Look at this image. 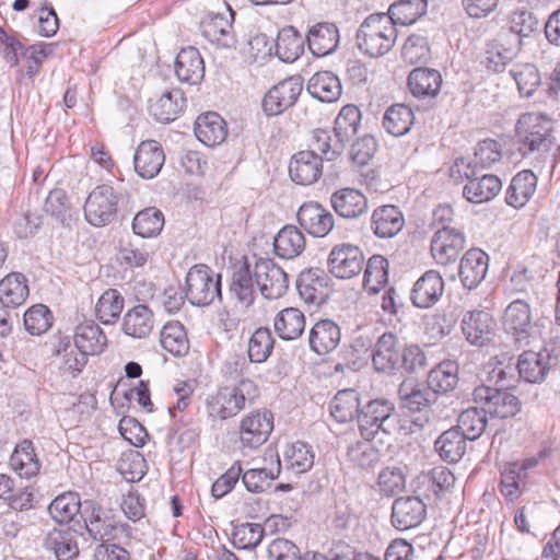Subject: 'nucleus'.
Segmentation results:
<instances>
[{
    "mask_svg": "<svg viewBox=\"0 0 560 560\" xmlns=\"http://www.w3.org/2000/svg\"><path fill=\"white\" fill-rule=\"evenodd\" d=\"M276 334L282 340H295L302 336L305 328V316L296 307L280 311L273 320Z\"/></svg>",
    "mask_w": 560,
    "mask_h": 560,
    "instance_id": "c9c22d12",
    "label": "nucleus"
},
{
    "mask_svg": "<svg viewBox=\"0 0 560 560\" xmlns=\"http://www.w3.org/2000/svg\"><path fill=\"white\" fill-rule=\"evenodd\" d=\"M299 224L315 237L326 236L334 228V215L315 201L303 203L296 213Z\"/></svg>",
    "mask_w": 560,
    "mask_h": 560,
    "instance_id": "4468645a",
    "label": "nucleus"
},
{
    "mask_svg": "<svg viewBox=\"0 0 560 560\" xmlns=\"http://www.w3.org/2000/svg\"><path fill=\"white\" fill-rule=\"evenodd\" d=\"M277 256L291 259L299 256L305 248V236L294 225L283 226L273 241Z\"/></svg>",
    "mask_w": 560,
    "mask_h": 560,
    "instance_id": "4c0bfd02",
    "label": "nucleus"
},
{
    "mask_svg": "<svg viewBox=\"0 0 560 560\" xmlns=\"http://www.w3.org/2000/svg\"><path fill=\"white\" fill-rule=\"evenodd\" d=\"M398 397L401 407L411 412H420L438 399L427 384L416 383L412 380H406L399 385Z\"/></svg>",
    "mask_w": 560,
    "mask_h": 560,
    "instance_id": "aec40b11",
    "label": "nucleus"
},
{
    "mask_svg": "<svg viewBox=\"0 0 560 560\" xmlns=\"http://www.w3.org/2000/svg\"><path fill=\"white\" fill-rule=\"evenodd\" d=\"M398 340L392 332L383 334L376 341L372 363L377 372H390L399 364Z\"/></svg>",
    "mask_w": 560,
    "mask_h": 560,
    "instance_id": "a878e982",
    "label": "nucleus"
},
{
    "mask_svg": "<svg viewBox=\"0 0 560 560\" xmlns=\"http://www.w3.org/2000/svg\"><path fill=\"white\" fill-rule=\"evenodd\" d=\"M74 345L88 355L102 353L107 346V337L103 329L93 320L77 326Z\"/></svg>",
    "mask_w": 560,
    "mask_h": 560,
    "instance_id": "cd10ccee",
    "label": "nucleus"
},
{
    "mask_svg": "<svg viewBox=\"0 0 560 560\" xmlns=\"http://www.w3.org/2000/svg\"><path fill=\"white\" fill-rule=\"evenodd\" d=\"M304 51V38L294 27L290 26L278 33L276 55L284 62L295 61Z\"/></svg>",
    "mask_w": 560,
    "mask_h": 560,
    "instance_id": "37998d69",
    "label": "nucleus"
},
{
    "mask_svg": "<svg viewBox=\"0 0 560 560\" xmlns=\"http://www.w3.org/2000/svg\"><path fill=\"white\" fill-rule=\"evenodd\" d=\"M442 85V75L435 69L416 68L408 75V88L418 98L434 97Z\"/></svg>",
    "mask_w": 560,
    "mask_h": 560,
    "instance_id": "bb28decb",
    "label": "nucleus"
},
{
    "mask_svg": "<svg viewBox=\"0 0 560 560\" xmlns=\"http://www.w3.org/2000/svg\"><path fill=\"white\" fill-rule=\"evenodd\" d=\"M128 198V194L110 185L96 186L88 196L84 205L86 221L94 226L110 224L117 217L120 203Z\"/></svg>",
    "mask_w": 560,
    "mask_h": 560,
    "instance_id": "20e7f679",
    "label": "nucleus"
},
{
    "mask_svg": "<svg viewBox=\"0 0 560 560\" xmlns=\"http://www.w3.org/2000/svg\"><path fill=\"white\" fill-rule=\"evenodd\" d=\"M124 308V298L116 289L105 291L97 301L95 311L103 324H113Z\"/></svg>",
    "mask_w": 560,
    "mask_h": 560,
    "instance_id": "13d9d810",
    "label": "nucleus"
},
{
    "mask_svg": "<svg viewBox=\"0 0 560 560\" xmlns=\"http://www.w3.org/2000/svg\"><path fill=\"white\" fill-rule=\"evenodd\" d=\"M311 145L312 151L319 152L327 161H332L343 153L346 142L334 130L316 129L313 131Z\"/></svg>",
    "mask_w": 560,
    "mask_h": 560,
    "instance_id": "49530a36",
    "label": "nucleus"
},
{
    "mask_svg": "<svg viewBox=\"0 0 560 560\" xmlns=\"http://www.w3.org/2000/svg\"><path fill=\"white\" fill-rule=\"evenodd\" d=\"M358 428L361 436L366 441H372L380 432L390 436L409 433L401 424V418L396 411L395 404L384 397L370 399L362 404Z\"/></svg>",
    "mask_w": 560,
    "mask_h": 560,
    "instance_id": "f257e3e1",
    "label": "nucleus"
},
{
    "mask_svg": "<svg viewBox=\"0 0 560 560\" xmlns=\"http://www.w3.org/2000/svg\"><path fill=\"white\" fill-rule=\"evenodd\" d=\"M464 248V233L450 226H441L431 240L432 257L441 265L455 261Z\"/></svg>",
    "mask_w": 560,
    "mask_h": 560,
    "instance_id": "9b49d317",
    "label": "nucleus"
},
{
    "mask_svg": "<svg viewBox=\"0 0 560 560\" xmlns=\"http://www.w3.org/2000/svg\"><path fill=\"white\" fill-rule=\"evenodd\" d=\"M154 327L152 311L143 304H138L129 310L122 318V331L132 338H145Z\"/></svg>",
    "mask_w": 560,
    "mask_h": 560,
    "instance_id": "7c9ffc66",
    "label": "nucleus"
},
{
    "mask_svg": "<svg viewBox=\"0 0 560 560\" xmlns=\"http://www.w3.org/2000/svg\"><path fill=\"white\" fill-rule=\"evenodd\" d=\"M502 188L500 178L483 174L470 178L463 188V196L472 203H482L494 198Z\"/></svg>",
    "mask_w": 560,
    "mask_h": 560,
    "instance_id": "c756f323",
    "label": "nucleus"
},
{
    "mask_svg": "<svg viewBox=\"0 0 560 560\" xmlns=\"http://www.w3.org/2000/svg\"><path fill=\"white\" fill-rule=\"evenodd\" d=\"M488 255L478 248L466 252L458 267L460 280H485L488 271Z\"/></svg>",
    "mask_w": 560,
    "mask_h": 560,
    "instance_id": "a18cd8bd",
    "label": "nucleus"
},
{
    "mask_svg": "<svg viewBox=\"0 0 560 560\" xmlns=\"http://www.w3.org/2000/svg\"><path fill=\"white\" fill-rule=\"evenodd\" d=\"M340 35L335 23L318 22L312 25L306 34L308 49L314 56H327L336 51Z\"/></svg>",
    "mask_w": 560,
    "mask_h": 560,
    "instance_id": "f3484780",
    "label": "nucleus"
},
{
    "mask_svg": "<svg viewBox=\"0 0 560 560\" xmlns=\"http://www.w3.org/2000/svg\"><path fill=\"white\" fill-rule=\"evenodd\" d=\"M302 91L303 80L300 75L287 78L265 94L262 110L267 116H278L294 106Z\"/></svg>",
    "mask_w": 560,
    "mask_h": 560,
    "instance_id": "423d86ee",
    "label": "nucleus"
},
{
    "mask_svg": "<svg viewBox=\"0 0 560 560\" xmlns=\"http://www.w3.org/2000/svg\"><path fill=\"white\" fill-rule=\"evenodd\" d=\"M296 289L304 303L315 307L326 303L334 291L330 282H296Z\"/></svg>",
    "mask_w": 560,
    "mask_h": 560,
    "instance_id": "052dcab7",
    "label": "nucleus"
},
{
    "mask_svg": "<svg viewBox=\"0 0 560 560\" xmlns=\"http://www.w3.org/2000/svg\"><path fill=\"white\" fill-rule=\"evenodd\" d=\"M258 396L256 384L243 378L236 385L220 387L217 393L208 396L206 400L209 417L226 420L235 417Z\"/></svg>",
    "mask_w": 560,
    "mask_h": 560,
    "instance_id": "7ed1b4c3",
    "label": "nucleus"
},
{
    "mask_svg": "<svg viewBox=\"0 0 560 560\" xmlns=\"http://www.w3.org/2000/svg\"><path fill=\"white\" fill-rule=\"evenodd\" d=\"M69 209V200L63 189L55 188L49 191L44 202L46 214L57 220L61 225H66Z\"/></svg>",
    "mask_w": 560,
    "mask_h": 560,
    "instance_id": "774afa93",
    "label": "nucleus"
},
{
    "mask_svg": "<svg viewBox=\"0 0 560 560\" xmlns=\"http://www.w3.org/2000/svg\"><path fill=\"white\" fill-rule=\"evenodd\" d=\"M162 348L174 357H184L190 345L184 325L177 320L166 323L160 332Z\"/></svg>",
    "mask_w": 560,
    "mask_h": 560,
    "instance_id": "ea45409f",
    "label": "nucleus"
},
{
    "mask_svg": "<svg viewBox=\"0 0 560 560\" xmlns=\"http://www.w3.org/2000/svg\"><path fill=\"white\" fill-rule=\"evenodd\" d=\"M360 394L353 388L339 390L329 404L330 415L338 422H348L357 419L361 412Z\"/></svg>",
    "mask_w": 560,
    "mask_h": 560,
    "instance_id": "2f4dec72",
    "label": "nucleus"
},
{
    "mask_svg": "<svg viewBox=\"0 0 560 560\" xmlns=\"http://www.w3.org/2000/svg\"><path fill=\"white\" fill-rule=\"evenodd\" d=\"M405 225L401 210L394 205H384L376 208L371 218V228L380 238H390L397 235Z\"/></svg>",
    "mask_w": 560,
    "mask_h": 560,
    "instance_id": "412c9836",
    "label": "nucleus"
},
{
    "mask_svg": "<svg viewBox=\"0 0 560 560\" xmlns=\"http://www.w3.org/2000/svg\"><path fill=\"white\" fill-rule=\"evenodd\" d=\"M370 442L365 440L349 446L348 457L351 463L368 469L374 467L380 462L381 454Z\"/></svg>",
    "mask_w": 560,
    "mask_h": 560,
    "instance_id": "338daca9",
    "label": "nucleus"
},
{
    "mask_svg": "<svg viewBox=\"0 0 560 560\" xmlns=\"http://www.w3.org/2000/svg\"><path fill=\"white\" fill-rule=\"evenodd\" d=\"M83 510V502L77 492L67 491L57 495L48 506V512L54 521L59 524H68Z\"/></svg>",
    "mask_w": 560,
    "mask_h": 560,
    "instance_id": "a19ab883",
    "label": "nucleus"
},
{
    "mask_svg": "<svg viewBox=\"0 0 560 560\" xmlns=\"http://www.w3.org/2000/svg\"><path fill=\"white\" fill-rule=\"evenodd\" d=\"M364 258L357 246L335 247L328 257L329 271L340 280L358 276L363 269Z\"/></svg>",
    "mask_w": 560,
    "mask_h": 560,
    "instance_id": "ddd939ff",
    "label": "nucleus"
},
{
    "mask_svg": "<svg viewBox=\"0 0 560 560\" xmlns=\"http://www.w3.org/2000/svg\"><path fill=\"white\" fill-rule=\"evenodd\" d=\"M527 149L547 152L551 148V120L542 114L527 113Z\"/></svg>",
    "mask_w": 560,
    "mask_h": 560,
    "instance_id": "473e14b6",
    "label": "nucleus"
},
{
    "mask_svg": "<svg viewBox=\"0 0 560 560\" xmlns=\"http://www.w3.org/2000/svg\"><path fill=\"white\" fill-rule=\"evenodd\" d=\"M427 517V505L419 497L395 499L392 506V524L398 530L419 526Z\"/></svg>",
    "mask_w": 560,
    "mask_h": 560,
    "instance_id": "f8f14e48",
    "label": "nucleus"
},
{
    "mask_svg": "<svg viewBox=\"0 0 560 560\" xmlns=\"http://www.w3.org/2000/svg\"><path fill=\"white\" fill-rule=\"evenodd\" d=\"M275 339L269 328H257L248 341V358L250 362L262 363L270 357Z\"/></svg>",
    "mask_w": 560,
    "mask_h": 560,
    "instance_id": "3c124183",
    "label": "nucleus"
},
{
    "mask_svg": "<svg viewBox=\"0 0 560 560\" xmlns=\"http://www.w3.org/2000/svg\"><path fill=\"white\" fill-rule=\"evenodd\" d=\"M270 467L252 468L242 471V481L245 488L253 493L264 492L277 479L281 471L280 457L276 453H270Z\"/></svg>",
    "mask_w": 560,
    "mask_h": 560,
    "instance_id": "c85d7f7f",
    "label": "nucleus"
},
{
    "mask_svg": "<svg viewBox=\"0 0 560 560\" xmlns=\"http://www.w3.org/2000/svg\"><path fill=\"white\" fill-rule=\"evenodd\" d=\"M444 292V282H415L411 301L420 308L434 305Z\"/></svg>",
    "mask_w": 560,
    "mask_h": 560,
    "instance_id": "680f3d73",
    "label": "nucleus"
},
{
    "mask_svg": "<svg viewBox=\"0 0 560 560\" xmlns=\"http://www.w3.org/2000/svg\"><path fill=\"white\" fill-rule=\"evenodd\" d=\"M175 73L182 82L189 84L201 82L205 77V62L197 48L189 46L177 54Z\"/></svg>",
    "mask_w": 560,
    "mask_h": 560,
    "instance_id": "b1692460",
    "label": "nucleus"
},
{
    "mask_svg": "<svg viewBox=\"0 0 560 560\" xmlns=\"http://www.w3.org/2000/svg\"><path fill=\"white\" fill-rule=\"evenodd\" d=\"M390 19L384 13H376L369 15L361 23L357 32V44L364 55L378 58L394 47L397 28Z\"/></svg>",
    "mask_w": 560,
    "mask_h": 560,
    "instance_id": "f03ea898",
    "label": "nucleus"
},
{
    "mask_svg": "<svg viewBox=\"0 0 560 560\" xmlns=\"http://www.w3.org/2000/svg\"><path fill=\"white\" fill-rule=\"evenodd\" d=\"M285 459L295 474H303L313 467L314 454L311 446L296 442L285 451Z\"/></svg>",
    "mask_w": 560,
    "mask_h": 560,
    "instance_id": "e2e57ef3",
    "label": "nucleus"
},
{
    "mask_svg": "<svg viewBox=\"0 0 560 560\" xmlns=\"http://www.w3.org/2000/svg\"><path fill=\"white\" fill-rule=\"evenodd\" d=\"M10 466L20 477L26 479L39 472L40 463L31 440L25 439L15 446L10 457Z\"/></svg>",
    "mask_w": 560,
    "mask_h": 560,
    "instance_id": "72a5a7b5",
    "label": "nucleus"
},
{
    "mask_svg": "<svg viewBox=\"0 0 560 560\" xmlns=\"http://www.w3.org/2000/svg\"><path fill=\"white\" fill-rule=\"evenodd\" d=\"M202 33L211 42L222 47L234 45L232 25L222 15H215L202 23Z\"/></svg>",
    "mask_w": 560,
    "mask_h": 560,
    "instance_id": "603ef678",
    "label": "nucleus"
},
{
    "mask_svg": "<svg viewBox=\"0 0 560 560\" xmlns=\"http://www.w3.org/2000/svg\"><path fill=\"white\" fill-rule=\"evenodd\" d=\"M552 357L547 349L538 352L527 351V383L544 381L546 373L551 368Z\"/></svg>",
    "mask_w": 560,
    "mask_h": 560,
    "instance_id": "69168bd1",
    "label": "nucleus"
},
{
    "mask_svg": "<svg viewBox=\"0 0 560 560\" xmlns=\"http://www.w3.org/2000/svg\"><path fill=\"white\" fill-rule=\"evenodd\" d=\"M165 162L162 145L155 140L142 141L133 156L135 170L145 179L154 178Z\"/></svg>",
    "mask_w": 560,
    "mask_h": 560,
    "instance_id": "dca6fc26",
    "label": "nucleus"
},
{
    "mask_svg": "<svg viewBox=\"0 0 560 560\" xmlns=\"http://www.w3.org/2000/svg\"><path fill=\"white\" fill-rule=\"evenodd\" d=\"M51 311L44 304H36L24 313V327L32 336L45 334L52 325Z\"/></svg>",
    "mask_w": 560,
    "mask_h": 560,
    "instance_id": "bf43d9fd",
    "label": "nucleus"
},
{
    "mask_svg": "<svg viewBox=\"0 0 560 560\" xmlns=\"http://www.w3.org/2000/svg\"><path fill=\"white\" fill-rule=\"evenodd\" d=\"M273 430V415L270 411H256L241 421L240 439L243 446L257 448L262 445Z\"/></svg>",
    "mask_w": 560,
    "mask_h": 560,
    "instance_id": "9d476101",
    "label": "nucleus"
},
{
    "mask_svg": "<svg viewBox=\"0 0 560 560\" xmlns=\"http://www.w3.org/2000/svg\"><path fill=\"white\" fill-rule=\"evenodd\" d=\"M481 385L474 390V400L492 417L505 419L515 416L521 410L520 399L508 390Z\"/></svg>",
    "mask_w": 560,
    "mask_h": 560,
    "instance_id": "39448f33",
    "label": "nucleus"
},
{
    "mask_svg": "<svg viewBox=\"0 0 560 560\" xmlns=\"http://www.w3.org/2000/svg\"><path fill=\"white\" fill-rule=\"evenodd\" d=\"M341 340L340 327L331 319L318 320L310 330L308 343L318 355L332 352Z\"/></svg>",
    "mask_w": 560,
    "mask_h": 560,
    "instance_id": "4be33fe9",
    "label": "nucleus"
},
{
    "mask_svg": "<svg viewBox=\"0 0 560 560\" xmlns=\"http://www.w3.org/2000/svg\"><path fill=\"white\" fill-rule=\"evenodd\" d=\"M401 56L410 65L427 62L431 57V50L427 37L419 34H411L406 39Z\"/></svg>",
    "mask_w": 560,
    "mask_h": 560,
    "instance_id": "0e129e2a",
    "label": "nucleus"
},
{
    "mask_svg": "<svg viewBox=\"0 0 560 560\" xmlns=\"http://www.w3.org/2000/svg\"><path fill=\"white\" fill-rule=\"evenodd\" d=\"M195 135L207 147L219 145L226 139V124L219 114L209 112L197 118Z\"/></svg>",
    "mask_w": 560,
    "mask_h": 560,
    "instance_id": "393cba45",
    "label": "nucleus"
},
{
    "mask_svg": "<svg viewBox=\"0 0 560 560\" xmlns=\"http://www.w3.org/2000/svg\"><path fill=\"white\" fill-rule=\"evenodd\" d=\"M306 89L313 97L327 103L337 101L342 92L339 78L330 71L315 73Z\"/></svg>",
    "mask_w": 560,
    "mask_h": 560,
    "instance_id": "f704fd0d",
    "label": "nucleus"
},
{
    "mask_svg": "<svg viewBox=\"0 0 560 560\" xmlns=\"http://www.w3.org/2000/svg\"><path fill=\"white\" fill-rule=\"evenodd\" d=\"M46 550L54 552L57 560H72L79 556L78 532L71 528H52L43 541Z\"/></svg>",
    "mask_w": 560,
    "mask_h": 560,
    "instance_id": "6ab92c4d",
    "label": "nucleus"
},
{
    "mask_svg": "<svg viewBox=\"0 0 560 560\" xmlns=\"http://www.w3.org/2000/svg\"><path fill=\"white\" fill-rule=\"evenodd\" d=\"M525 488V459L505 463L501 469L499 490L508 505H513Z\"/></svg>",
    "mask_w": 560,
    "mask_h": 560,
    "instance_id": "a211bd4d",
    "label": "nucleus"
},
{
    "mask_svg": "<svg viewBox=\"0 0 560 560\" xmlns=\"http://www.w3.org/2000/svg\"><path fill=\"white\" fill-rule=\"evenodd\" d=\"M186 105L184 92L180 89L166 91L150 106V112L160 122H170L177 118Z\"/></svg>",
    "mask_w": 560,
    "mask_h": 560,
    "instance_id": "e433bc0d",
    "label": "nucleus"
},
{
    "mask_svg": "<svg viewBox=\"0 0 560 560\" xmlns=\"http://www.w3.org/2000/svg\"><path fill=\"white\" fill-rule=\"evenodd\" d=\"M323 158L314 151H300L295 153L289 165L291 179L303 186L316 183L322 176Z\"/></svg>",
    "mask_w": 560,
    "mask_h": 560,
    "instance_id": "2eb2a0df",
    "label": "nucleus"
},
{
    "mask_svg": "<svg viewBox=\"0 0 560 560\" xmlns=\"http://www.w3.org/2000/svg\"><path fill=\"white\" fill-rule=\"evenodd\" d=\"M81 516L89 535L98 541H110L118 537L119 527L109 511L93 500L83 502Z\"/></svg>",
    "mask_w": 560,
    "mask_h": 560,
    "instance_id": "0eeeda50",
    "label": "nucleus"
},
{
    "mask_svg": "<svg viewBox=\"0 0 560 560\" xmlns=\"http://www.w3.org/2000/svg\"><path fill=\"white\" fill-rule=\"evenodd\" d=\"M361 120V112L355 105L349 104L341 108L335 119L334 132L346 143L357 135Z\"/></svg>",
    "mask_w": 560,
    "mask_h": 560,
    "instance_id": "864d4df0",
    "label": "nucleus"
},
{
    "mask_svg": "<svg viewBox=\"0 0 560 560\" xmlns=\"http://www.w3.org/2000/svg\"><path fill=\"white\" fill-rule=\"evenodd\" d=\"M487 412L476 407L464 410L457 420L456 429L469 441L479 439L487 427Z\"/></svg>",
    "mask_w": 560,
    "mask_h": 560,
    "instance_id": "09e8293b",
    "label": "nucleus"
},
{
    "mask_svg": "<svg viewBox=\"0 0 560 560\" xmlns=\"http://www.w3.org/2000/svg\"><path fill=\"white\" fill-rule=\"evenodd\" d=\"M460 328L466 340L476 347L489 345L495 336V322L485 311L467 312L460 322Z\"/></svg>",
    "mask_w": 560,
    "mask_h": 560,
    "instance_id": "6e6552de",
    "label": "nucleus"
},
{
    "mask_svg": "<svg viewBox=\"0 0 560 560\" xmlns=\"http://www.w3.org/2000/svg\"><path fill=\"white\" fill-rule=\"evenodd\" d=\"M265 536V528L257 523H242L233 527L232 542L238 549H255Z\"/></svg>",
    "mask_w": 560,
    "mask_h": 560,
    "instance_id": "5fc2aeb1",
    "label": "nucleus"
},
{
    "mask_svg": "<svg viewBox=\"0 0 560 560\" xmlns=\"http://www.w3.org/2000/svg\"><path fill=\"white\" fill-rule=\"evenodd\" d=\"M335 212L346 219H354L368 211V199L358 189L345 187L336 190L330 197Z\"/></svg>",
    "mask_w": 560,
    "mask_h": 560,
    "instance_id": "5701e85b",
    "label": "nucleus"
},
{
    "mask_svg": "<svg viewBox=\"0 0 560 560\" xmlns=\"http://www.w3.org/2000/svg\"><path fill=\"white\" fill-rule=\"evenodd\" d=\"M222 282H185L186 296L191 304L206 306L221 300Z\"/></svg>",
    "mask_w": 560,
    "mask_h": 560,
    "instance_id": "4d7b16f0",
    "label": "nucleus"
},
{
    "mask_svg": "<svg viewBox=\"0 0 560 560\" xmlns=\"http://www.w3.org/2000/svg\"><path fill=\"white\" fill-rule=\"evenodd\" d=\"M231 280H288V273L270 258L256 259L254 266L246 257L231 266Z\"/></svg>",
    "mask_w": 560,
    "mask_h": 560,
    "instance_id": "1a4fd4ad",
    "label": "nucleus"
},
{
    "mask_svg": "<svg viewBox=\"0 0 560 560\" xmlns=\"http://www.w3.org/2000/svg\"><path fill=\"white\" fill-rule=\"evenodd\" d=\"M457 382V366L453 362H443L430 371L427 385L438 396L454 389Z\"/></svg>",
    "mask_w": 560,
    "mask_h": 560,
    "instance_id": "8fccbe9b",
    "label": "nucleus"
},
{
    "mask_svg": "<svg viewBox=\"0 0 560 560\" xmlns=\"http://www.w3.org/2000/svg\"><path fill=\"white\" fill-rule=\"evenodd\" d=\"M503 327L515 342L522 340L525 334V302L523 300L516 299L508 305L504 312Z\"/></svg>",
    "mask_w": 560,
    "mask_h": 560,
    "instance_id": "6e6d98bb",
    "label": "nucleus"
},
{
    "mask_svg": "<svg viewBox=\"0 0 560 560\" xmlns=\"http://www.w3.org/2000/svg\"><path fill=\"white\" fill-rule=\"evenodd\" d=\"M413 124L415 114L412 109L405 104H394L389 106L383 117L385 130L395 137H401L409 132Z\"/></svg>",
    "mask_w": 560,
    "mask_h": 560,
    "instance_id": "79ce46f5",
    "label": "nucleus"
},
{
    "mask_svg": "<svg viewBox=\"0 0 560 560\" xmlns=\"http://www.w3.org/2000/svg\"><path fill=\"white\" fill-rule=\"evenodd\" d=\"M466 441L467 439L454 427L438 438L434 447L444 462L457 463L466 453Z\"/></svg>",
    "mask_w": 560,
    "mask_h": 560,
    "instance_id": "58836bf2",
    "label": "nucleus"
},
{
    "mask_svg": "<svg viewBox=\"0 0 560 560\" xmlns=\"http://www.w3.org/2000/svg\"><path fill=\"white\" fill-rule=\"evenodd\" d=\"M427 8V0H399L389 7L386 15L392 18L394 26L409 25L425 14Z\"/></svg>",
    "mask_w": 560,
    "mask_h": 560,
    "instance_id": "c03bdc74",
    "label": "nucleus"
},
{
    "mask_svg": "<svg viewBox=\"0 0 560 560\" xmlns=\"http://www.w3.org/2000/svg\"><path fill=\"white\" fill-rule=\"evenodd\" d=\"M164 226V215L155 207L139 211L132 221V230L141 237H153L161 233Z\"/></svg>",
    "mask_w": 560,
    "mask_h": 560,
    "instance_id": "de8ad7c7",
    "label": "nucleus"
}]
</instances>
